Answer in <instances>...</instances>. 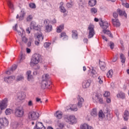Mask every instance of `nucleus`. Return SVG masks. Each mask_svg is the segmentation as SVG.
Here are the masks:
<instances>
[{"instance_id":"43","label":"nucleus","mask_w":129,"mask_h":129,"mask_svg":"<svg viewBox=\"0 0 129 129\" xmlns=\"http://www.w3.org/2000/svg\"><path fill=\"white\" fill-rule=\"evenodd\" d=\"M17 69V66L14 65L12 66V68L10 70V74L12 73V72H13V71H15Z\"/></svg>"},{"instance_id":"24","label":"nucleus","mask_w":129,"mask_h":129,"mask_svg":"<svg viewBox=\"0 0 129 129\" xmlns=\"http://www.w3.org/2000/svg\"><path fill=\"white\" fill-rule=\"evenodd\" d=\"M106 113H107L106 117H107V120H111V119H112V117H113V115H112V114L110 113L109 111H108V110H107Z\"/></svg>"},{"instance_id":"60","label":"nucleus","mask_w":129,"mask_h":129,"mask_svg":"<svg viewBox=\"0 0 129 129\" xmlns=\"http://www.w3.org/2000/svg\"><path fill=\"white\" fill-rule=\"evenodd\" d=\"M102 38L103 40H104L106 41V42H107V38L104 35H102Z\"/></svg>"},{"instance_id":"3","label":"nucleus","mask_w":129,"mask_h":129,"mask_svg":"<svg viewBox=\"0 0 129 129\" xmlns=\"http://www.w3.org/2000/svg\"><path fill=\"white\" fill-rule=\"evenodd\" d=\"M42 56L39 54L35 53L33 55L30 62V65L32 67L35 66L39 62H41Z\"/></svg>"},{"instance_id":"55","label":"nucleus","mask_w":129,"mask_h":129,"mask_svg":"<svg viewBox=\"0 0 129 129\" xmlns=\"http://www.w3.org/2000/svg\"><path fill=\"white\" fill-rule=\"evenodd\" d=\"M58 127H60V128H63L64 127V123H59L58 124Z\"/></svg>"},{"instance_id":"14","label":"nucleus","mask_w":129,"mask_h":129,"mask_svg":"<svg viewBox=\"0 0 129 129\" xmlns=\"http://www.w3.org/2000/svg\"><path fill=\"white\" fill-rule=\"evenodd\" d=\"M35 127L39 129H46V127L44 126L43 123L38 121L36 122Z\"/></svg>"},{"instance_id":"2","label":"nucleus","mask_w":129,"mask_h":129,"mask_svg":"<svg viewBox=\"0 0 129 129\" xmlns=\"http://www.w3.org/2000/svg\"><path fill=\"white\" fill-rule=\"evenodd\" d=\"M100 25L101 28L103 29V33H104V34L107 35L109 37H110V38H113V36H112L111 32H110V31L106 30V29L109 27V23H108L107 21H105L103 22V21L101 20V23H100Z\"/></svg>"},{"instance_id":"6","label":"nucleus","mask_w":129,"mask_h":129,"mask_svg":"<svg viewBox=\"0 0 129 129\" xmlns=\"http://www.w3.org/2000/svg\"><path fill=\"white\" fill-rule=\"evenodd\" d=\"M40 117V114L39 113L31 111L28 113V118L30 120H37Z\"/></svg>"},{"instance_id":"15","label":"nucleus","mask_w":129,"mask_h":129,"mask_svg":"<svg viewBox=\"0 0 129 129\" xmlns=\"http://www.w3.org/2000/svg\"><path fill=\"white\" fill-rule=\"evenodd\" d=\"M112 23L113 24V26H114V27H116V28H117V27H119V26H120V23H119V21L118 20V19H112Z\"/></svg>"},{"instance_id":"7","label":"nucleus","mask_w":129,"mask_h":129,"mask_svg":"<svg viewBox=\"0 0 129 129\" xmlns=\"http://www.w3.org/2000/svg\"><path fill=\"white\" fill-rule=\"evenodd\" d=\"M65 120L70 124H75V123H77V119L75 117V116L73 115H71L65 118Z\"/></svg>"},{"instance_id":"9","label":"nucleus","mask_w":129,"mask_h":129,"mask_svg":"<svg viewBox=\"0 0 129 129\" xmlns=\"http://www.w3.org/2000/svg\"><path fill=\"white\" fill-rule=\"evenodd\" d=\"M49 23V20L48 19L45 20L44 21L45 26V32H47V33H49L53 30V26L51 25H49L48 24Z\"/></svg>"},{"instance_id":"46","label":"nucleus","mask_w":129,"mask_h":129,"mask_svg":"<svg viewBox=\"0 0 129 129\" xmlns=\"http://www.w3.org/2000/svg\"><path fill=\"white\" fill-rule=\"evenodd\" d=\"M59 8L60 9V12L61 13H66V9H65V7L63 6H60Z\"/></svg>"},{"instance_id":"53","label":"nucleus","mask_w":129,"mask_h":129,"mask_svg":"<svg viewBox=\"0 0 129 129\" xmlns=\"http://www.w3.org/2000/svg\"><path fill=\"white\" fill-rule=\"evenodd\" d=\"M109 95H110V93L108 91H106L104 94V96H105V97H107L109 96Z\"/></svg>"},{"instance_id":"27","label":"nucleus","mask_w":129,"mask_h":129,"mask_svg":"<svg viewBox=\"0 0 129 129\" xmlns=\"http://www.w3.org/2000/svg\"><path fill=\"white\" fill-rule=\"evenodd\" d=\"M117 12L118 14H119V16H124V17H126V14H125V12L119 9L117 10Z\"/></svg>"},{"instance_id":"32","label":"nucleus","mask_w":129,"mask_h":129,"mask_svg":"<svg viewBox=\"0 0 129 129\" xmlns=\"http://www.w3.org/2000/svg\"><path fill=\"white\" fill-rule=\"evenodd\" d=\"M97 1L96 0H90L89 1V5L90 6V7H94L95 5H96Z\"/></svg>"},{"instance_id":"35","label":"nucleus","mask_w":129,"mask_h":129,"mask_svg":"<svg viewBox=\"0 0 129 129\" xmlns=\"http://www.w3.org/2000/svg\"><path fill=\"white\" fill-rule=\"evenodd\" d=\"M120 58L121 59V62L122 63H125V56H124V55L122 53H121L120 54Z\"/></svg>"},{"instance_id":"12","label":"nucleus","mask_w":129,"mask_h":129,"mask_svg":"<svg viewBox=\"0 0 129 129\" xmlns=\"http://www.w3.org/2000/svg\"><path fill=\"white\" fill-rule=\"evenodd\" d=\"M78 99V106L79 108H81L82 107V104L84 102V99L80 95H78L77 97Z\"/></svg>"},{"instance_id":"20","label":"nucleus","mask_w":129,"mask_h":129,"mask_svg":"<svg viewBox=\"0 0 129 129\" xmlns=\"http://www.w3.org/2000/svg\"><path fill=\"white\" fill-rule=\"evenodd\" d=\"M123 117L124 120L125 121H127L128 120L129 117V112L127 110H125L123 115Z\"/></svg>"},{"instance_id":"13","label":"nucleus","mask_w":129,"mask_h":129,"mask_svg":"<svg viewBox=\"0 0 129 129\" xmlns=\"http://www.w3.org/2000/svg\"><path fill=\"white\" fill-rule=\"evenodd\" d=\"M15 79V76H10L8 77H5L4 81H5V82H7V83H12V82H13Z\"/></svg>"},{"instance_id":"19","label":"nucleus","mask_w":129,"mask_h":129,"mask_svg":"<svg viewBox=\"0 0 129 129\" xmlns=\"http://www.w3.org/2000/svg\"><path fill=\"white\" fill-rule=\"evenodd\" d=\"M25 98H26V94L25 93L21 92L18 94V99L19 100H24Z\"/></svg>"},{"instance_id":"40","label":"nucleus","mask_w":129,"mask_h":129,"mask_svg":"<svg viewBox=\"0 0 129 129\" xmlns=\"http://www.w3.org/2000/svg\"><path fill=\"white\" fill-rule=\"evenodd\" d=\"M12 112H13V110H12V109H7L5 111V113L6 114H7V115H9L10 114H11V113H12Z\"/></svg>"},{"instance_id":"21","label":"nucleus","mask_w":129,"mask_h":129,"mask_svg":"<svg viewBox=\"0 0 129 129\" xmlns=\"http://www.w3.org/2000/svg\"><path fill=\"white\" fill-rule=\"evenodd\" d=\"M6 1H7L9 8L10 9H11V10H12V11H14V10H15V9L14 8V5L12 3V1L11 0H6Z\"/></svg>"},{"instance_id":"8","label":"nucleus","mask_w":129,"mask_h":129,"mask_svg":"<svg viewBox=\"0 0 129 129\" xmlns=\"http://www.w3.org/2000/svg\"><path fill=\"white\" fill-rule=\"evenodd\" d=\"M88 30H89V35L88 38L90 39V38H93L95 34V32L94 31V25L92 24H90Z\"/></svg>"},{"instance_id":"22","label":"nucleus","mask_w":129,"mask_h":129,"mask_svg":"<svg viewBox=\"0 0 129 129\" xmlns=\"http://www.w3.org/2000/svg\"><path fill=\"white\" fill-rule=\"evenodd\" d=\"M72 38L73 39H78V32H77V30H72Z\"/></svg>"},{"instance_id":"25","label":"nucleus","mask_w":129,"mask_h":129,"mask_svg":"<svg viewBox=\"0 0 129 129\" xmlns=\"http://www.w3.org/2000/svg\"><path fill=\"white\" fill-rule=\"evenodd\" d=\"M117 97L118 98H121L122 99H124L125 98V95L124 93L122 92H120L118 94H117Z\"/></svg>"},{"instance_id":"18","label":"nucleus","mask_w":129,"mask_h":129,"mask_svg":"<svg viewBox=\"0 0 129 129\" xmlns=\"http://www.w3.org/2000/svg\"><path fill=\"white\" fill-rule=\"evenodd\" d=\"M82 86L83 88H88L90 86V82L88 80H85L83 82Z\"/></svg>"},{"instance_id":"34","label":"nucleus","mask_w":129,"mask_h":129,"mask_svg":"<svg viewBox=\"0 0 129 129\" xmlns=\"http://www.w3.org/2000/svg\"><path fill=\"white\" fill-rule=\"evenodd\" d=\"M120 2H121L122 6L125 7V8H126V9H128L129 4L127 3H126V1H125V0H120Z\"/></svg>"},{"instance_id":"23","label":"nucleus","mask_w":129,"mask_h":129,"mask_svg":"<svg viewBox=\"0 0 129 129\" xmlns=\"http://www.w3.org/2000/svg\"><path fill=\"white\" fill-rule=\"evenodd\" d=\"M81 129H93V127H92L91 126H89L88 124L84 123V124L82 125L81 126Z\"/></svg>"},{"instance_id":"30","label":"nucleus","mask_w":129,"mask_h":129,"mask_svg":"<svg viewBox=\"0 0 129 129\" xmlns=\"http://www.w3.org/2000/svg\"><path fill=\"white\" fill-rule=\"evenodd\" d=\"M30 29L38 30V27L36 26V23L35 22H32L30 26Z\"/></svg>"},{"instance_id":"62","label":"nucleus","mask_w":129,"mask_h":129,"mask_svg":"<svg viewBox=\"0 0 129 129\" xmlns=\"http://www.w3.org/2000/svg\"><path fill=\"white\" fill-rule=\"evenodd\" d=\"M36 101L37 102H39V101H40V103H42V101H41V99L39 98H36Z\"/></svg>"},{"instance_id":"37","label":"nucleus","mask_w":129,"mask_h":129,"mask_svg":"<svg viewBox=\"0 0 129 129\" xmlns=\"http://www.w3.org/2000/svg\"><path fill=\"white\" fill-rule=\"evenodd\" d=\"M98 115L100 118H104V117H105V115H104V113H103V111H102V110L99 111Z\"/></svg>"},{"instance_id":"1","label":"nucleus","mask_w":129,"mask_h":129,"mask_svg":"<svg viewBox=\"0 0 129 129\" xmlns=\"http://www.w3.org/2000/svg\"><path fill=\"white\" fill-rule=\"evenodd\" d=\"M49 75L48 74H44L42 76V81L41 83V88L42 89H46V88H48L49 86H50L51 84H52V82L51 81L49 80Z\"/></svg>"},{"instance_id":"45","label":"nucleus","mask_w":129,"mask_h":129,"mask_svg":"<svg viewBox=\"0 0 129 129\" xmlns=\"http://www.w3.org/2000/svg\"><path fill=\"white\" fill-rule=\"evenodd\" d=\"M13 128L16 129L18 128V127L19 126V123L18 122H15L13 124H12Z\"/></svg>"},{"instance_id":"41","label":"nucleus","mask_w":129,"mask_h":129,"mask_svg":"<svg viewBox=\"0 0 129 129\" xmlns=\"http://www.w3.org/2000/svg\"><path fill=\"white\" fill-rule=\"evenodd\" d=\"M91 13L93 15L96 14V13H97V9L96 8H93L91 9Z\"/></svg>"},{"instance_id":"28","label":"nucleus","mask_w":129,"mask_h":129,"mask_svg":"<svg viewBox=\"0 0 129 129\" xmlns=\"http://www.w3.org/2000/svg\"><path fill=\"white\" fill-rule=\"evenodd\" d=\"M90 114H91V115L92 116H93L94 117L97 116V111L96 109H95V108L93 109L91 111Z\"/></svg>"},{"instance_id":"11","label":"nucleus","mask_w":129,"mask_h":129,"mask_svg":"<svg viewBox=\"0 0 129 129\" xmlns=\"http://www.w3.org/2000/svg\"><path fill=\"white\" fill-rule=\"evenodd\" d=\"M9 124V120L6 118H0V129L2 128V126L5 125V126H8Z\"/></svg>"},{"instance_id":"47","label":"nucleus","mask_w":129,"mask_h":129,"mask_svg":"<svg viewBox=\"0 0 129 129\" xmlns=\"http://www.w3.org/2000/svg\"><path fill=\"white\" fill-rule=\"evenodd\" d=\"M29 7L31 9H36V4L34 3H30L29 4Z\"/></svg>"},{"instance_id":"17","label":"nucleus","mask_w":129,"mask_h":129,"mask_svg":"<svg viewBox=\"0 0 129 129\" xmlns=\"http://www.w3.org/2000/svg\"><path fill=\"white\" fill-rule=\"evenodd\" d=\"M99 66L100 69H101L102 71H105V70H106V64H105V62L103 61H100Z\"/></svg>"},{"instance_id":"42","label":"nucleus","mask_w":129,"mask_h":129,"mask_svg":"<svg viewBox=\"0 0 129 129\" xmlns=\"http://www.w3.org/2000/svg\"><path fill=\"white\" fill-rule=\"evenodd\" d=\"M22 80H24V77L22 75L18 76L16 79V81H22Z\"/></svg>"},{"instance_id":"33","label":"nucleus","mask_w":129,"mask_h":129,"mask_svg":"<svg viewBox=\"0 0 129 129\" xmlns=\"http://www.w3.org/2000/svg\"><path fill=\"white\" fill-rule=\"evenodd\" d=\"M26 15V13H25L24 11H22L20 12V15L19 16L20 21H22V20L25 18V16Z\"/></svg>"},{"instance_id":"63","label":"nucleus","mask_w":129,"mask_h":129,"mask_svg":"<svg viewBox=\"0 0 129 129\" xmlns=\"http://www.w3.org/2000/svg\"><path fill=\"white\" fill-rule=\"evenodd\" d=\"M26 52L27 53H31V49L29 48H26Z\"/></svg>"},{"instance_id":"38","label":"nucleus","mask_w":129,"mask_h":129,"mask_svg":"<svg viewBox=\"0 0 129 129\" xmlns=\"http://www.w3.org/2000/svg\"><path fill=\"white\" fill-rule=\"evenodd\" d=\"M112 75H113V72H112V70L109 71L107 73V77L108 78H111V77H112Z\"/></svg>"},{"instance_id":"58","label":"nucleus","mask_w":129,"mask_h":129,"mask_svg":"<svg viewBox=\"0 0 129 129\" xmlns=\"http://www.w3.org/2000/svg\"><path fill=\"white\" fill-rule=\"evenodd\" d=\"M91 73H92V76L93 77H95V75L96 74V72L95 71V70H92V72H91Z\"/></svg>"},{"instance_id":"51","label":"nucleus","mask_w":129,"mask_h":129,"mask_svg":"<svg viewBox=\"0 0 129 129\" xmlns=\"http://www.w3.org/2000/svg\"><path fill=\"white\" fill-rule=\"evenodd\" d=\"M50 45H51V43H50V42H45L44 44V46L45 47V48H48V47H49Z\"/></svg>"},{"instance_id":"4","label":"nucleus","mask_w":129,"mask_h":129,"mask_svg":"<svg viewBox=\"0 0 129 129\" xmlns=\"http://www.w3.org/2000/svg\"><path fill=\"white\" fill-rule=\"evenodd\" d=\"M13 29L15 31H17L18 33L19 36H21V40L23 43L27 44V42H28V38L25 36V31L23 29L21 28L20 30H17V24L15 25V27H13Z\"/></svg>"},{"instance_id":"61","label":"nucleus","mask_w":129,"mask_h":129,"mask_svg":"<svg viewBox=\"0 0 129 129\" xmlns=\"http://www.w3.org/2000/svg\"><path fill=\"white\" fill-rule=\"evenodd\" d=\"M116 60H117V56H115L113 57L112 61L113 62H116Z\"/></svg>"},{"instance_id":"57","label":"nucleus","mask_w":129,"mask_h":129,"mask_svg":"<svg viewBox=\"0 0 129 129\" xmlns=\"http://www.w3.org/2000/svg\"><path fill=\"white\" fill-rule=\"evenodd\" d=\"M113 18H114L115 19H116V18H117V17H118V15L117 14V12H114L113 13Z\"/></svg>"},{"instance_id":"48","label":"nucleus","mask_w":129,"mask_h":129,"mask_svg":"<svg viewBox=\"0 0 129 129\" xmlns=\"http://www.w3.org/2000/svg\"><path fill=\"white\" fill-rule=\"evenodd\" d=\"M33 20V16L32 15H29L27 18V22H31Z\"/></svg>"},{"instance_id":"16","label":"nucleus","mask_w":129,"mask_h":129,"mask_svg":"<svg viewBox=\"0 0 129 129\" xmlns=\"http://www.w3.org/2000/svg\"><path fill=\"white\" fill-rule=\"evenodd\" d=\"M95 97L96 98V101H99L100 103H103V99L101 98V94H96L95 95Z\"/></svg>"},{"instance_id":"56","label":"nucleus","mask_w":129,"mask_h":129,"mask_svg":"<svg viewBox=\"0 0 129 129\" xmlns=\"http://www.w3.org/2000/svg\"><path fill=\"white\" fill-rule=\"evenodd\" d=\"M73 5H72V3H68L67 4V7L68 8V9H70Z\"/></svg>"},{"instance_id":"10","label":"nucleus","mask_w":129,"mask_h":129,"mask_svg":"<svg viewBox=\"0 0 129 129\" xmlns=\"http://www.w3.org/2000/svg\"><path fill=\"white\" fill-rule=\"evenodd\" d=\"M8 106V99L5 98L0 102V108L1 110L5 109Z\"/></svg>"},{"instance_id":"49","label":"nucleus","mask_w":129,"mask_h":129,"mask_svg":"<svg viewBox=\"0 0 129 129\" xmlns=\"http://www.w3.org/2000/svg\"><path fill=\"white\" fill-rule=\"evenodd\" d=\"M98 80L99 84H102V83H103V81H102V77H99L98 78Z\"/></svg>"},{"instance_id":"44","label":"nucleus","mask_w":129,"mask_h":129,"mask_svg":"<svg viewBox=\"0 0 129 129\" xmlns=\"http://www.w3.org/2000/svg\"><path fill=\"white\" fill-rule=\"evenodd\" d=\"M63 37H64V38H67V39H68V36L67 35H66V33L65 32H62L60 34V36H59V38H63Z\"/></svg>"},{"instance_id":"31","label":"nucleus","mask_w":129,"mask_h":129,"mask_svg":"<svg viewBox=\"0 0 129 129\" xmlns=\"http://www.w3.org/2000/svg\"><path fill=\"white\" fill-rule=\"evenodd\" d=\"M62 30H64V25L63 24L57 27L56 32L57 33H61V32H62Z\"/></svg>"},{"instance_id":"50","label":"nucleus","mask_w":129,"mask_h":129,"mask_svg":"<svg viewBox=\"0 0 129 129\" xmlns=\"http://www.w3.org/2000/svg\"><path fill=\"white\" fill-rule=\"evenodd\" d=\"M23 60H25V55L23 54V53H21V55H20V61L22 62V61H23Z\"/></svg>"},{"instance_id":"36","label":"nucleus","mask_w":129,"mask_h":129,"mask_svg":"<svg viewBox=\"0 0 129 129\" xmlns=\"http://www.w3.org/2000/svg\"><path fill=\"white\" fill-rule=\"evenodd\" d=\"M37 40L39 42H41V41L44 40V36L42 34H38L37 36Z\"/></svg>"},{"instance_id":"52","label":"nucleus","mask_w":129,"mask_h":129,"mask_svg":"<svg viewBox=\"0 0 129 129\" xmlns=\"http://www.w3.org/2000/svg\"><path fill=\"white\" fill-rule=\"evenodd\" d=\"M28 106H30V107L33 106L34 105V103H33V101L29 100L28 101Z\"/></svg>"},{"instance_id":"5","label":"nucleus","mask_w":129,"mask_h":129,"mask_svg":"<svg viewBox=\"0 0 129 129\" xmlns=\"http://www.w3.org/2000/svg\"><path fill=\"white\" fill-rule=\"evenodd\" d=\"M25 114V110L23 107H18L15 109V115L16 117H23Z\"/></svg>"},{"instance_id":"54","label":"nucleus","mask_w":129,"mask_h":129,"mask_svg":"<svg viewBox=\"0 0 129 129\" xmlns=\"http://www.w3.org/2000/svg\"><path fill=\"white\" fill-rule=\"evenodd\" d=\"M109 46L110 47L111 49H113L114 48V43L112 42H110Z\"/></svg>"},{"instance_id":"39","label":"nucleus","mask_w":129,"mask_h":129,"mask_svg":"<svg viewBox=\"0 0 129 129\" xmlns=\"http://www.w3.org/2000/svg\"><path fill=\"white\" fill-rule=\"evenodd\" d=\"M70 109H71V110H73V111H77V106H76V105H73L70 108Z\"/></svg>"},{"instance_id":"64","label":"nucleus","mask_w":129,"mask_h":129,"mask_svg":"<svg viewBox=\"0 0 129 129\" xmlns=\"http://www.w3.org/2000/svg\"><path fill=\"white\" fill-rule=\"evenodd\" d=\"M31 44H32V42H31V41L28 42L27 43V46L31 47Z\"/></svg>"},{"instance_id":"29","label":"nucleus","mask_w":129,"mask_h":129,"mask_svg":"<svg viewBox=\"0 0 129 129\" xmlns=\"http://www.w3.org/2000/svg\"><path fill=\"white\" fill-rule=\"evenodd\" d=\"M54 115L56 118H58V119H61L62 118V112L60 111H57L56 113L54 114Z\"/></svg>"},{"instance_id":"59","label":"nucleus","mask_w":129,"mask_h":129,"mask_svg":"<svg viewBox=\"0 0 129 129\" xmlns=\"http://www.w3.org/2000/svg\"><path fill=\"white\" fill-rule=\"evenodd\" d=\"M31 28H28L27 29H26V32L27 33H28V34H30L31 33Z\"/></svg>"},{"instance_id":"26","label":"nucleus","mask_w":129,"mask_h":129,"mask_svg":"<svg viewBox=\"0 0 129 129\" xmlns=\"http://www.w3.org/2000/svg\"><path fill=\"white\" fill-rule=\"evenodd\" d=\"M31 73L32 72L31 71H28L27 72V79L28 81H31L32 79H33V76L31 75Z\"/></svg>"}]
</instances>
